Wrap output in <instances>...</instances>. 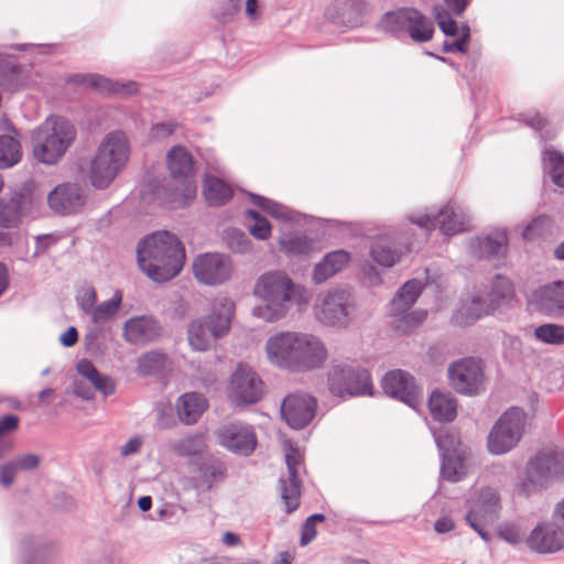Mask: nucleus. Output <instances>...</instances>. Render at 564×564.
Listing matches in <instances>:
<instances>
[{"label": "nucleus", "mask_w": 564, "mask_h": 564, "mask_svg": "<svg viewBox=\"0 0 564 564\" xmlns=\"http://www.w3.org/2000/svg\"><path fill=\"white\" fill-rule=\"evenodd\" d=\"M166 163L171 182L167 185L149 184L150 193L160 204L184 205L196 193L194 158L184 147L176 145L167 152Z\"/></svg>", "instance_id": "obj_3"}, {"label": "nucleus", "mask_w": 564, "mask_h": 564, "mask_svg": "<svg viewBox=\"0 0 564 564\" xmlns=\"http://www.w3.org/2000/svg\"><path fill=\"white\" fill-rule=\"evenodd\" d=\"M498 534L511 545H517L522 541L520 529L514 524H501L498 529Z\"/></svg>", "instance_id": "obj_60"}, {"label": "nucleus", "mask_w": 564, "mask_h": 564, "mask_svg": "<svg viewBox=\"0 0 564 564\" xmlns=\"http://www.w3.org/2000/svg\"><path fill=\"white\" fill-rule=\"evenodd\" d=\"M500 498L496 489L486 487L479 490L473 500L469 511L466 513L467 524L478 533V535L489 543L491 538L488 527L499 517Z\"/></svg>", "instance_id": "obj_11"}, {"label": "nucleus", "mask_w": 564, "mask_h": 564, "mask_svg": "<svg viewBox=\"0 0 564 564\" xmlns=\"http://www.w3.org/2000/svg\"><path fill=\"white\" fill-rule=\"evenodd\" d=\"M141 271L153 282L174 279L185 263V249L178 238L169 231H158L141 240L137 248Z\"/></svg>", "instance_id": "obj_2"}, {"label": "nucleus", "mask_w": 564, "mask_h": 564, "mask_svg": "<svg viewBox=\"0 0 564 564\" xmlns=\"http://www.w3.org/2000/svg\"><path fill=\"white\" fill-rule=\"evenodd\" d=\"M31 67H23L10 61L0 62V86L17 91L33 85L30 80Z\"/></svg>", "instance_id": "obj_32"}, {"label": "nucleus", "mask_w": 564, "mask_h": 564, "mask_svg": "<svg viewBox=\"0 0 564 564\" xmlns=\"http://www.w3.org/2000/svg\"><path fill=\"white\" fill-rule=\"evenodd\" d=\"M534 299L546 313L564 317V281H554L539 288L534 292Z\"/></svg>", "instance_id": "obj_29"}, {"label": "nucleus", "mask_w": 564, "mask_h": 564, "mask_svg": "<svg viewBox=\"0 0 564 564\" xmlns=\"http://www.w3.org/2000/svg\"><path fill=\"white\" fill-rule=\"evenodd\" d=\"M469 40H470V29L467 24H463L460 37L451 43L445 42L443 45V52L444 53H453V52L466 53L467 44H468Z\"/></svg>", "instance_id": "obj_59"}, {"label": "nucleus", "mask_w": 564, "mask_h": 564, "mask_svg": "<svg viewBox=\"0 0 564 564\" xmlns=\"http://www.w3.org/2000/svg\"><path fill=\"white\" fill-rule=\"evenodd\" d=\"M242 0H226L223 6L215 10L214 15L220 23L229 22L240 11Z\"/></svg>", "instance_id": "obj_57"}, {"label": "nucleus", "mask_w": 564, "mask_h": 564, "mask_svg": "<svg viewBox=\"0 0 564 564\" xmlns=\"http://www.w3.org/2000/svg\"><path fill=\"white\" fill-rule=\"evenodd\" d=\"M381 386L386 394L412 409H417L423 402L422 388L416 384L414 377L404 370L395 369L387 372Z\"/></svg>", "instance_id": "obj_16"}, {"label": "nucleus", "mask_w": 564, "mask_h": 564, "mask_svg": "<svg viewBox=\"0 0 564 564\" xmlns=\"http://www.w3.org/2000/svg\"><path fill=\"white\" fill-rule=\"evenodd\" d=\"M217 436L220 445L238 455L249 456L257 446L253 427L240 421L221 425L217 431Z\"/></svg>", "instance_id": "obj_18"}, {"label": "nucleus", "mask_w": 564, "mask_h": 564, "mask_svg": "<svg viewBox=\"0 0 564 564\" xmlns=\"http://www.w3.org/2000/svg\"><path fill=\"white\" fill-rule=\"evenodd\" d=\"M306 345L299 349V358L305 359L301 365H295L293 371H305L318 368L323 365L326 359V349L323 343L315 336L308 334H302Z\"/></svg>", "instance_id": "obj_34"}, {"label": "nucleus", "mask_w": 564, "mask_h": 564, "mask_svg": "<svg viewBox=\"0 0 564 564\" xmlns=\"http://www.w3.org/2000/svg\"><path fill=\"white\" fill-rule=\"evenodd\" d=\"M20 423L15 414H7L0 419V437L18 430Z\"/></svg>", "instance_id": "obj_62"}, {"label": "nucleus", "mask_w": 564, "mask_h": 564, "mask_svg": "<svg viewBox=\"0 0 564 564\" xmlns=\"http://www.w3.org/2000/svg\"><path fill=\"white\" fill-rule=\"evenodd\" d=\"M129 158L127 137L121 131L106 135L90 163V182L98 189H104L115 180Z\"/></svg>", "instance_id": "obj_6"}, {"label": "nucleus", "mask_w": 564, "mask_h": 564, "mask_svg": "<svg viewBox=\"0 0 564 564\" xmlns=\"http://www.w3.org/2000/svg\"><path fill=\"white\" fill-rule=\"evenodd\" d=\"M194 276L204 284L218 285L230 278L231 262L220 253H204L193 262Z\"/></svg>", "instance_id": "obj_19"}, {"label": "nucleus", "mask_w": 564, "mask_h": 564, "mask_svg": "<svg viewBox=\"0 0 564 564\" xmlns=\"http://www.w3.org/2000/svg\"><path fill=\"white\" fill-rule=\"evenodd\" d=\"M547 159L551 165V177L555 185L564 188V155L552 150L547 151Z\"/></svg>", "instance_id": "obj_55"}, {"label": "nucleus", "mask_w": 564, "mask_h": 564, "mask_svg": "<svg viewBox=\"0 0 564 564\" xmlns=\"http://www.w3.org/2000/svg\"><path fill=\"white\" fill-rule=\"evenodd\" d=\"M434 440L438 451L441 452L442 457H451L454 456V454H456L459 441L454 433H434Z\"/></svg>", "instance_id": "obj_53"}, {"label": "nucleus", "mask_w": 564, "mask_h": 564, "mask_svg": "<svg viewBox=\"0 0 564 564\" xmlns=\"http://www.w3.org/2000/svg\"><path fill=\"white\" fill-rule=\"evenodd\" d=\"M408 10L409 8H401L384 13L379 23L380 29L395 36L405 35Z\"/></svg>", "instance_id": "obj_44"}, {"label": "nucleus", "mask_w": 564, "mask_h": 564, "mask_svg": "<svg viewBox=\"0 0 564 564\" xmlns=\"http://www.w3.org/2000/svg\"><path fill=\"white\" fill-rule=\"evenodd\" d=\"M250 199L256 206L276 219H291L289 208L282 204H279L258 194H250Z\"/></svg>", "instance_id": "obj_49"}, {"label": "nucleus", "mask_w": 564, "mask_h": 564, "mask_svg": "<svg viewBox=\"0 0 564 564\" xmlns=\"http://www.w3.org/2000/svg\"><path fill=\"white\" fill-rule=\"evenodd\" d=\"M235 304L227 297L217 300L210 314L193 321L187 328L191 347L197 351L210 349L230 329Z\"/></svg>", "instance_id": "obj_5"}, {"label": "nucleus", "mask_w": 564, "mask_h": 564, "mask_svg": "<svg viewBox=\"0 0 564 564\" xmlns=\"http://www.w3.org/2000/svg\"><path fill=\"white\" fill-rule=\"evenodd\" d=\"M41 464V457L37 454L24 453L4 463L0 467V484L3 487H10L15 476L20 471H33Z\"/></svg>", "instance_id": "obj_31"}, {"label": "nucleus", "mask_w": 564, "mask_h": 564, "mask_svg": "<svg viewBox=\"0 0 564 564\" xmlns=\"http://www.w3.org/2000/svg\"><path fill=\"white\" fill-rule=\"evenodd\" d=\"M204 195L210 206L226 204L232 196L228 184L215 176H208L204 184Z\"/></svg>", "instance_id": "obj_42"}, {"label": "nucleus", "mask_w": 564, "mask_h": 564, "mask_svg": "<svg viewBox=\"0 0 564 564\" xmlns=\"http://www.w3.org/2000/svg\"><path fill=\"white\" fill-rule=\"evenodd\" d=\"M355 308V301L349 291L332 289L318 295L314 312L317 321L322 324L346 328Z\"/></svg>", "instance_id": "obj_8"}, {"label": "nucleus", "mask_w": 564, "mask_h": 564, "mask_svg": "<svg viewBox=\"0 0 564 564\" xmlns=\"http://www.w3.org/2000/svg\"><path fill=\"white\" fill-rule=\"evenodd\" d=\"M253 294L261 303L252 308V314L265 322L280 321L310 300L307 290L280 270L261 274L254 283Z\"/></svg>", "instance_id": "obj_1"}, {"label": "nucleus", "mask_w": 564, "mask_h": 564, "mask_svg": "<svg viewBox=\"0 0 564 564\" xmlns=\"http://www.w3.org/2000/svg\"><path fill=\"white\" fill-rule=\"evenodd\" d=\"M77 137L75 126L66 118L51 116L32 132L34 158L46 165L58 163Z\"/></svg>", "instance_id": "obj_4"}, {"label": "nucleus", "mask_w": 564, "mask_h": 564, "mask_svg": "<svg viewBox=\"0 0 564 564\" xmlns=\"http://www.w3.org/2000/svg\"><path fill=\"white\" fill-rule=\"evenodd\" d=\"M372 11L367 0H335L325 10V18L336 25H360Z\"/></svg>", "instance_id": "obj_20"}, {"label": "nucleus", "mask_w": 564, "mask_h": 564, "mask_svg": "<svg viewBox=\"0 0 564 564\" xmlns=\"http://www.w3.org/2000/svg\"><path fill=\"white\" fill-rule=\"evenodd\" d=\"M534 337L544 344H564V325L543 324L534 329Z\"/></svg>", "instance_id": "obj_50"}, {"label": "nucleus", "mask_w": 564, "mask_h": 564, "mask_svg": "<svg viewBox=\"0 0 564 564\" xmlns=\"http://www.w3.org/2000/svg\"><path fill=\"white\" fill-rule=\"evenodd\" d=\"M527 475L535 485H546L552 480L564 479V451L545 448L540 451L528 463Z\"/></svg>", "instance_id": "obj_14"}, {"label": "nucleus", "mask_w": 564, "mask_h": 564, "mask_svg": "<svg viewBox=\"0 0 564 564\" xmlns=\"http://www.w3.org/2000/svg\"><path fill=\"white\" fill-rule=\"evenodd\" d=\"M72 82L89 86L99 93H109L120 96H130L138 91V87L134 82H113L98 74L74 75L72 77Z\"/></svg>", "instance_id": "obj_28"}, {"label": "nucleus", "mask_w": 564, "mask_h": 564, "mask_svg": "<svg viewBox=\"0 0 564 564\" xmlns=\"http://www.w3.org/2000/svg\"><path fill=\"white\" fill-rule=\"evenodd\" d=\"M76 368L78 373L85 377L104 395H110L115 392L113 380L109 376L101 375L91 361L83 359Z\"/></svg>", "instance_id": "obj_41"}, {"label": "nucleus", "mask_w": 564, "mask_h": 564, "mask_svg": "<svg viewBox=\"0 0 564 564\" xmlns=\"http://www.w3.org/2000/svg\"><path fill=\"white\" fill-rule=\"evenodd\" d=\"M328 387L334 395L345 398L372 394L369 372L347 364L334 365L328 373Z\"/></svg>", "instance_id": "obj_10"}, {"label": "nucleus", "mask_w": 564, "mask_h": 564, "mask_svg": "<svg viewBox=\"0 0 564 564\" xmlns=\"http://www.w3.org/2000/svg\"><path fill=\"white\" fill-rule=\"evenodd\" d=\"M551 227V219L547 216H539L534 218L522 231V237L525 240H534L535 238L544 235Z\"/></svg>", "instance_id": "obj_56"}, {"label": "nucleus", "mask_w": 564, "mask_h": 564, "mask_svg": "<svg viewBox=\"0 0 564 564\" xmlns=\"http://www.w3.org/2000/svg\"><path fill=\"white\" fill-rule=\"evenodd\" d=\"M448 378L453 389L460 394L477 395L485 389L484 366L478 358L454 361L448 367Z\"/></svg>", "instance_id": "obj_12"}, {"label": "nucleus", "mask_w": 564, "mask_h": 564, "mask_svg": "<svg viewBox=\"0 0 564 564\" xmlns=\"http://www.w3.org/2000/svg\"><path fill=\"white\" fill-rule=\"evenodd\" d=\"M508 238L506 231H497L484 238L470 240L473 253L479 258L490 260L498 265L502 262L507 252Z\"/></svg>", "instance_id": "obj_27"}, {"label": "nucleus", "mask_w": 564, "mask_h": 564, "mask_svg": "<svg viewBox=\"0 0 564 564\" xmlns=\"http://www.w3.org/2000/svg\"><path fill=\"white\" fill-rule=\"evenodd\" d=\"M35 202V196L29 186L14 192L8 200L0 203V227H17L21 217L26 214Z\"/></svg>", "instance_id": "obj_23"}, {"label": "nucleus", "mask_w": 564, "mask_h": 564, "mask_svg": "<svg viewBox=\"0 0 564 564\" xmlns=\"http://www.w3.org/2000/svg\"><path fill=\"white\" fill-rule=\"evenodd\" d=\"M142 438L140 436H135L130 438L123 446L120 448L121 456H130L137 454L142 446Z\"/></svg>", "instance_id": "obj_64"}, {"label": "nucleus", "mask_w": 564, "mask_h": 564, "mask_svg": "<svg viewBox=\"0 0 564 564\" xmlns=\"http://www.w3.org/2000/svg\"><path fill=\"white\" fill-rule=\"evenodd\" d=\"M453 458L454 456L442 457L441 475L446 480L457 481L459 478L457 476L458 473Z\"/></svg>", "instance_id": "obj_61"}, {"label": "nucleus", "mask_w": 564, "mask_h": 564, "mask_svg": "<svg viewBox=\"0 0 564 564\" xmlns=\"http://www.w3.org/2000/svg\"><path fill=\"white\" fill-rule=\"evenodd\" d=\"M527 546L538 554H553L564 549V528L555 521L539 523L525 540Z\"/></svg>", "instance_id": "obj_22"}, {"label": "nucleus", "mask_w": 564, "mask_h": 564, "mask_svg": "<svg viewBox=\"0 0 564 564\" xmlns=\"http://www.w3.org/2000/svg\"><path fill=\"white\" fill-rule=\"evenodd\" d=\"M175 406L180 421L191 425L196 423L207 409V401L198 392H187L177 399Z\"/></svg>", "instance_id": "obj_33"}, {"label": "nucleus", "mask_w": 564, "mask_h": 564, "mask_svg": "<svg viewBox=\"0 0 564 564\" xmlns=\"http://www.w3.org/2000/svg\"><path fill=\"white\" fill-rule=\"evenodd\" d=\"M405 35H409L416 43H425L432 40L434 34L433 22L421 11L409 8Z\"/></svg>", "instance_id": "obj_37"}, {"label": "nucleus", "mask_w": 564, "mask_h": 564, "mask_svg": "<svg viewBox=\"0 0 564 564\" xmlns=\"http://www.w3.org/2000/svg\"><path fill=\"white\" fill-rule=\"evenodd\" d=\"M247 215L254 220V224L249 227L250 234L259 239L265 240L271 235V225L267 218L260 215L259 212L249 209Z\"/></svg>", "instance_id": "obj_54"}, {"label": "nucleus", "mask_w": 564, "mask_h": 564, "mask_svg": "<svg viewBox=\"0 0 564 564\" xmlns=\"http://www.w3.org/2000/svg\"><path fill=\"white\" fill-rule=\"evenodd\" d=\"M421 291V283L410 280L395 293L389 306V314L393 317L392 327L395 330L403 334L410 333L425 319V311H411Z\"/></svg>", "instance_id": "obj_9"}, {"label": "nucleus", "mask_w": 564, "mask_h": 564, "mask_svg": "<svg viewBox=\"0 0 564 564\" xmlns=\"http://www.w3.org/2000/svg\"><path fill=\"white\" fill-rule=\"evenodd\" d=\"M445 10L453 15L460 17L469 4V0H443Z\"/></svg>", "instance_id": "obj_63"}, {"label": "nucleus", "mask_w": 564, "mask_h": 564, "mask_svg": "<svg viewBox=\"0 0 564 564\" xmlns=\"http://www.w3.org/2000/svg\"><path fill=\"white\" fill-rule=\"evenodd\" d=\"M410 220L426 230L440 227L446 236L460 232L466 226V215L459 207L453 205H447L437 213L430 212L419 217L410 216Z\"/></svg>", "instance_id": "obj_17"}, {"label": "nucleus", "mask_w": 564, "mask_h": 564, "mask_svg": "<svg viewBox=\"0 0 564 564\" xmlns=\"http://www.w3.org/2000/svg\"><path fill=\"white\" fill-rule=\"evenodd\" d=\"M433 12L441 31L445 35L456 36L458 34L459 29L457 22L453 19L452 13L441 6H435Z\"/></svg>", "instance_id": "obj_52"}, {"label": "nucleus", "mask_w": 564, "mask_h": 564, "mask_svg": "<svg viewBox=\"0 0 564 564\" xmlns=\"http://www.w3.org/2000/svg\"><path fill=\"white\" fill-rule=\"evenodd\" d=\"M349 261V253L345 250H336L327 253L313 270L312 281L321 284L340 271Z\"/></svg>", "instance_id": "obj_36"}, {"label": "nucleus", "mask_w": 564, "mask_h": 564, "mask_svg": "<svg viewBox=\"0 0 564 564\" xmlns=\"http://www.w3.org/2000/svg\"><path fill=\"white\" fill-rule=\"evenodd\" d=\"M21 160V145L10 135H0V169H9Z\"/></svg>", "instance_id": "obj_47"}, {"label": "nucleus", "mask_w": 564, "mask_h": 564, "mask_svg": "<svg viewBox=\"0 0 564 564\" xmlns=\"http://www.w3.org/2000/svg\"><path fill=\"white\" fill-rule=\"evenodd\" d=\"M86 196L82 187L74 183L57 185L48 195L50 207L62 215L77 213L85 204Z\"/></svg>", "instance_id": "obj_24"}, {"label": "nucleus", "mask_w": 564, "mask_h": 564, "mask_svg": "<svg viewBox=\"0 0 564 564\" xmlns=\"http://www.w3.org/2000/svg\"><path fill=\"white\" fill-rule=\"evenodd\" d=\"M161 334L160 322L150 315L129 318L123 325V338L134 345L154 341Z\"/></svg>", "instance_id": "obj_26"}, {"label": "nucleus", "mask_w": 564, "mask_h": 564, "mask_svg": "<svg viewBox=\"0 0 564 564\" xmlns=\"http://www.w3.org/2000/svg\"><path fill=\"white\" fill-rule=\"evenodd\" d=\"M527 423V414L521 408L512 406L495 423L488 437L487 447L494 455L510 452L520 442Z\"/></svg>", "instance_id": "obj_7"}, {"label": "nucleus", "mask_w": 564, "mask_h": 564, "mask_svg": "<svg viewBox=\"0 0 564 564\" xmlns=\"http://www.w3.org/2000/svg\"><path fill=\"white\" fill-rule=\"evenodd\" d=\"M198 470L200 474V479L197 485L198 488L209 490L214 482L223 481L225 479L227 468L221 460L215 457H209L199 463Z\"/></svg>", "instance_id": "obj_39"}, {"label": "nucleus", "mask_w": 564, "mask_h": 564, "mask_svg": "<svg viewBox=\"0 0 564 564\" xmlns=\"http://www.w3.org/2000/svg\"><path fill=\"white\" fill-rule=\"evenodd\" d=\"M431 415L438 422L448 423L455 420L457 415L456 400L442 392H433L429 400Z\"/></svg>", "instance_id": "obj_38"}, {"label": "nucleus", "mask_w": 564, "mask_h": 564, "mask_svg": "<svg viewBox=\"0 0 564 564\" xmlns=\"http://www.w3.org/2000/svg\"><path fill=\"white\" fill-rule=\"evenodd\" d=\"M288 467V478H281V498L286 507V512L291 513L300 506L301 497V479L299 478V467L301 464L300 454L296 449L291 448L285 455Z\"/></svg>", "instance_id": "obj_25"}, {"label": "nucleus", "mask_w": 564, "mask_h": 564, "mask_svg": "<svg viewBox=\"0 0 564 564\" xmlns=\"http://www.w3.org/2000/svg\"><path fill=\"white\" fill-rule=\"evenodd\" d=\"M204 437L200 434L189 435L173 443V451L180 456H194L205 448Z\"/></svg>", "instance_id": "obj_48"}, {"label": "nucleus", "mask_w": 564, "mask_h": 564, "mask_svg": "<svg viewBox=\"0 0 564 564\" xmlns=\"http://www.w3.org/2000/svg\"><path fill=\"white\" fill-rule=\"evenodd\" d=\"M416 249L414 242L409 241L403 248H391L384 241H376L370 249V256L378 264L382 267H392L403 254L404 251Z\"/></svg>", "instance_id": "obj_40"}, {"label": "nucleus", "mask_w": 564, "mask_h": 564, "mask_svg": "<svg viewBox=\"0 0 564 564\" xmlns=\"http://www.w3.org/2000/svg\"><path fill=\"white\" fill-rule=\"evenodd\" d=\"M490 311L492 310L485 296L469 295L462 300L460 307L453 315V323L458 326L471 325Z\"/></svg>", "instance_id": "obj_30"}, {"label": "nucleus", "mask_w": 564, "mask_h": 564, "mask_svg": "<svg viewBox=\"0 0 564 564\" xmlns=\"http://www.w3.org/2000/svg\"><path fill=\"white\" fill-rule=\"evenodd\" d=\"M76 301L80 310L90 316L96 306L97 292L94 288L84 289L76 296Z\"/></svg>", "instance_id": "obj_58"}, {"label": "nucleus", "mask_w": 564, "mask_h": 564, "mask_svg": "<svg viewBox=\"0 0 564 564\" xmlns=\"http://www.w3.org/2000/svg\"><path fill=\"white\" fill-rule=\"evenodd\" d=\"M306 345L302 333L285 332L269 338L265 345L269 360L280 368L294 370L295 365L305 361L299 358V349Z\"/></svg>", "instance_id": "obj_13"}, {"label": "nucleus", "mask_w": 564, "mask_h": 564, "mask_svg": "<svg viewBox=\"0 0 564 564\" xmlns=\"http://www.w3.org/2000/svg\"><path fill=\"white\" fill-rule=\"evenodd\" d=\"M316 400L306 393L289 394L281 404L283 420L295 430L306 426L315 416Z\"/></svg>", "instance_id": "obj_21"}, {"label": "nucleus", "mask_w": 564, "mask_h": 564, "mask_svg": "<svg viewBox=\"0 0 564 564\" xmlns=\"http://www.w3.org/2000/svg\"><path fill=\"white\" fill-rule=\"evenodd\" d=\"M122 303V293L117 290L108 301L96 305L90 314L94 324H101L115 317Z\"/></svg>", "instance_id": "obj_46"}, {"label": "nucleus", "mask_w": 564, "mask_h": 564, "mask_svg": "<svg viewBox=\"0 0 564 564\" xmlns=\"http://www.w3.org/2000/svg\"><path fill=\"white\" fill-rule=\"evenodd\" d=\"M167 362V356L161 351L153 350L143 354L138 359V372L142 376L161 373Z\"/></svg>", "instance_id": "obj_45"}, {"label": "nucleus", "mask_w": 564, "mask_h": 564, "mask_svg": "<svg viewBox=\"0 0 564 564\" xmlns=\"http://www.w3.org/2000/svg\"><path fill=\"white\" fill-rule=\"evenodd\" d=\"M23 562L21 564H52L55 556L53 543L34 538L21 542Z\"/></svg>", "instance_id": "obj_35"}, {"label": "nucleus", "mask_w": 564, "mask_h": 564, "mask_svg": "<svg viewBox=\"0 0 564 564\" xmlns=\"http://www.w3.org/2000/svg\"><path fill=\"white\" fill-rule=\"evenodd\" d=\"M513 286L511 281L502 275L497 274L492 280L491 291L486 295V300L491 310H495L502 302L512 297Z\"/></svg>", "instance_id": "obj_43"}, {"label": "nucleus", "mask_w": 564, "mask_h": 564, "mask_svg": "<svg viewBox=\"0 0 564 564\" xmlns=\"http://www.w3.org/2000/svg\"><path fill=\"white\" fill-rule=\"evenodd\" d=\"M223 241L229 250L236 253H245L249 250L250 240L248 236L236 228L225 229L223 232Z\"/></svg>", "instance_id": "obj_51"}, {"label": "nucleus", "mask_w": 564, "mask_h": 564, "mask_svg": "<svg viewBox=\"0 0 564 564\" xmlns=\"http://www.w3.org/2000/svg\"><path fill=\"white\" fill-rule=\"evenodd\" d=\"M263 392V382L248 366L239 365L231 375L228 384V395L236 405L253 404Z\"/></svg>", "instance_id": "obj_15"}]
</instances>
